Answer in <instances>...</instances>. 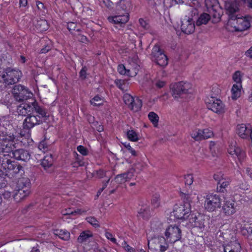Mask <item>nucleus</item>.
<instances>
[{
  "mask_svg": "<svg viewBox=\"0 0 252 252\" xmlns=\"http://www.w3.org/2000/svg\"><path fill=\"white\" fill-rule=\"evenodd\" d=\"M191 137L195 141H201L204 140L201 133V129L196 128L192 131L190 133Z\"/></svg>",
  "mask_w": 252,
  "mask_h": 252,
  "instance_id": "33",
  "label": "nucleus"
},
{
  "mask_svg": "<svg viewBox=\"0 0 252 252\" xmlns=\"http://www.w3.org/2000/svg\"><path fill=\"white\" fill-rule=\"evenodd\" d=\"M87 221L95 228L99 227L98 221L94 217H89L86 219Z\"/></svg>",
  "mask_w": 252,
  "mask_h": 252,
  "instance_id": "47",
  "label": "nucleus"
},
{
  "mask_svg": "<svg viewBox=\"0 0 252 252\" xmlns=\"http://www.w3.org/2000/svg\"><path fill=\"white\" fill-rule=\"evenodd\" d=\"M237 132L242 138L246 139L249 136L250 129L247 127L245 124H242L237 126Z\"/></svg>",
  "mask_w": 252,
  "mask_h": 252,
  "instance_id": "23",
  "label": "nucleus"
},
{
  "mask_svg": "<svg viewBox=\"0 0 252 252\" xmlns=\"http://www.w3.org/2000/svg\"><path fill=\"white\" fill-rule=\"evenodd\" d=\"M19 6L20 8H28V0H19Z\"/></svg>",
  "mask_w": 252,
  "mask_h": 252,
  "instance_id": "61",
  "label": "nucleus"
},
{
  "mask_svg": "<svg viewBox=\"0 0 252 252\" xmlns=\"http://www.w3.org/2000/svg\"><path fill=\"white\" fill-rule=\"evenodd\" d=\"M123 100L128 107L134 112L138 111L141 108L142 105L141 100L138 98L134 99L133 96L129 94H125L123 96Z\"/></svg>",
  "mask_w": 252,
  "mask_h": 252,
  "instance_id": "13",
  "label": "nucleus"
},
{
  "mask_svg": "<svg viewBox=\"0 0 252 252\" xmlns=\"http://www.w3.org/2000/svg\"><path fill=\"white\" fill-rule=\"evenodd\" d=\"M20 115L27 117L24 120L23 127L28 130L31 129L35 126L42 123V119L47 116V112L38 103L34 100L31 104L23 103L18 108Z\"/></svg>",
  "mask_w": 252,
  "mask_h": 252,
  "instance_id": "1",
  "label": "nucleus"
},
{
  "mask_svg": "<svg viewBox=\"0 0 252 252\" xmlns=\"http://www.w3.org/2000/svg\"><path fill=\"white\" fill-rule=\"evenodd\" d=\"M241 246L239 244L231 242L223 246L224 252H240Z\"/></svg>",
  "mask_w": 252,
  "mask_h": 252,
  "instance_id": "24",
  "label": "nucleus"
},
{
  "mask_svg": "<svg viewBox=\"0 0 252 252\" xmlns=\"http://www.w3.org/2000/svg\"><path fill=\"white\" fill-rule=\"evenodd\" d=\"M116 86L121 90L124 91L126 90L127 81L126 80L116 79L115 81Z\"/></svg>",
  "mask_w": 252,
  "mask_h": 252,
  "instance_id": "39",
  "label": "nucleus"
},
{
  "mask_svg": "<svg viewBox=\"0 0 252 252\" xmlns=\"http://www.w3.org/2000/svg\"><path fill=\"white\" fill-rule=\"evenodd\" d=\"M210 19V15L207 13L202 14L196 21V25L200 26L202 24H206Z\"/></svg>",
  "mask_w": 252,
  "mask_h": 252,
  "instance_id": "34",
  "label": "nucleus"
},
{
  "mask_svg": "<svg viewBox=\"0 0 252 252\" xmlns=\"http://www.w3.org/2000/svg\"><path fill=\"white\" fill-rule=\"evenodd\" d=\"M82 157H78L76 158V161L72 163V166L74 167H77L78 166H82L84 165V161L82 160Z\"/></svg>",
  "mask_w": 252,
  "mask_h": 252,
  "instance_id": "53",
  "label": "nucleus"
},
{
  "mask_svg": "<svg viewBox=\"0 0 252 252\" xmlns=\"http://www.w3.org/2000/svg\"><path fill=\"white\" fill-rule=\"evenodd\" d=\"M154 62L160 66L164 67L168 64V59L165 54L163 53L159 55L158 58L155 59Z\"/></svg>",
  "mask_w": 252,
  "mask_h": 252,
  "instance_id": "31",
  "label": "nucleus"
},
{
  "mask_svg": "<svg viewBox=\"0 0 252 252\" xmlns=\"http://www.w3.org/2000/svg\"><path fill=\"white\" fill-rule=\"evenodd\" d=\"M189 226L192 227H198L202 229L204 227V225L202 220L198 219L195 216H193L192 215L191 217L189 219Z\"/></svg>",
  "mask_w": 252,
  "mask_h": 252,
  "instance_id": "27",
  "label": "nucleus"
},
{
  "mask_svg": "<svg viewBox=\"0 0 252 252\" xmlns=\"http://www.w3.org/2000/svg\"><path fill=\"white\" fill-rule=\"evenodd\" d=\"M31 184L30 180L27 177L19 178L16 183V190L13 198L16 201L29 195L31 192Z\"/></svg>",
  "mask_w": 252,
  "mask_h": 252,
  "instance_id": "4",
  "label": "nucleus"
},
{
  "mask_svg": "<svg viewBox=\"0 0 252 252\" xmlns=\"http://www.w3.org/2000/svg\"><path fill=\"white\" fill-rule=\"evenodd\" d=\"M181 230L177 225H170L165 230V235L167 241L174 243L181 238Z\"/></svg>",
  "mask_w": 252,
  "mask_h": 252,
  "instance_id": "11",
  "label": "nucleus"
},
{
  "mask_svg": "<svg viewBox=\"0 0 252 252\" xmlns=\"http://www.w3.org/2000/svg\"><path fill=\"white\" fill-rule=\"evenodd\" d=\"M228 152L233 158L238 159L240 162H242L246 158L245 152L235 145H230L228 148Z\"/></svg>",
  "mask_w": 252,
  "mask_h": 252,
  "instance_id": "15",
  "label": "nucleus"
},
{
  "mask_svg": "<svg viewBox=\"0 0 252 252\" xmlns=\"http://www.w3.org/2000/svg\"><path fill=\"white\" fill-rule=\"evenodd\" d=\"M87 68L86 66H83L82 69L80 70L79 72V76L82 80H84L86 79L87 77Z\"/></svg>",
  "mask_w": 252,
  "mask_h": 252,
  "instance_id": "57",
  "label": "nucleus"
},
{
  "mask_svg": "<svg viewBox=\"0 0 252 252\" xmlns=\"http://www.w3.org/2000/svg\"><path fill=\"white\" fill-rule=\"evenodd\" d=\"M124 146L126 148V149L128 151V152L131 154L133 156H137V153L136 151H135L130 145L129 143H125L124 144Z\"/></svg>",
  "mask_w": 252,
  "mask_h": 252,
  "instance_id": "55",
  "label": "nucleus"
},
{
  "mask_svg": "<svg viewBox=\"0 0 252 252\" xmlns=\"http://www.w3.org/2000/svg\"><path fill=\"white\" fill-rule=\"evenodd\" d=\"M224 7L227 13L229 15L230 20H233V18L236 16L234 14L239 10L237 3L234 1H227L225 2Z\"/></svg>",
  "mask_w": 252,
  "mask_h": 252,
  "instance_id": "19",
  "label": "nucleus"
},
{
  "mask_svg": "<svg viewBox=\"0 0 252 252\" xmlns=\"http://www.w3.org/2000/svg\"><path fill=\"white\" fill-rule=\"evenodd\" d=\"M77 150L83 156H87L88 154L87 149L83 146H78L77 148Z\"/></svg>",
  "mask_w": 252,
  "mask_h": 252,
  "instance_id": "56",
  "label": "nucleus"
},
{
  "mask_svg": "<svg viewBox=\"0 0 252 252\" xmlns=\"http://www.w3.org/2000/svg\"><path fill=\"white\" fill-rule=\"evenodd\" d=\"M16 148L12 149V150L5 151L11 154L12 158L18 160L27 161L31 158V155L29 153L23 149H15Z\"/></svg>",
  "mask_w": 252,
  "mask_h": 252,
  "instance_id": "14",
  "label": "nucleus"
},
{
  "mask_svg": "<svg viewBox=\"0 0 252 252\" xmlns=\"http://www.w3.org/2000/svg\"><path fill=\"white\" fill-rule=\"evenodd\" d=\"M138 214V217L144 220L149 219L151 215L149 206L147 205L142 206L139 209Z\"/></svg>",
  "mask_w": 252,
  "mask_h": 252,
  "instance_id": "26",
  "label": "nucleus"
},
{
  "mask_svg": "<svg viewBox=\"0 0 252 252\" xmlns=\"http://www.w3.org/2000/svg\"><path fill=\"white\" fill-rule=\"evenodd\" d=\"M38 148L42 152L45 153L49 150V145L45 140H43L39 143Z\"/></svg>",
  "mask_w": 252,
  "mask_h": 252,
  "instance_id": "44",
  "label": "nucleus"
},
{
  "mask_svg": "<svg viewBox=\"0 0 252 252\" xmlns=\"http://www.w3.org/2000/svg\"><path fill=\"white\" fill-rule=\"evenodd\" d=\"M0 153V168L5 172V176L9 178L18 177L19 174L22 175L24 173L23 167L14 161H12L11 154L4 150Z\"/></svg>",
  "mask_w": 252,
  "mask_h": 252,
  "instance_id": "2",
  "label": "nucleus"
},
{
  "mask_svg": "<svg viewBox=\"0 0 252 252\" xmlns=\"http://www.w3.org/2000/svg\"><path fill=\"white\" fill-rule=\"evenodd\" d=\"M138 68L139 65L135 63H133L131 67L128 69H126L124 65L120 64L118 67V71L121 74L132 76L137 74Z\"/></svg>",
  "mask_w": 252,
  "mask_h": 252,
  "instance_id": "16",
  "label": "nucleus"
},
{
  "mask_svg": "<svg viewBox=\"0 0 252 252\" xmlns=\"http://www.w3.org/2000/svg\"><path fill=\"white\" fill-rule=\"evenodd\" d=\"M36 5L37 9L40 11H42L45 9L44 4L39 0L36 1Z\"/></svg>",
  "mask_w": 252,
  "mask_h": 252,
  "instance_id": "62",
  "label": "nucleus"
},
{
  "mask_svg": "<svg viewBox=\"0 0 252 252\" xmlns=\"http://www.w3.org/2000/svg\"><path fill=\"white\" fill-rule=\"evenodd\" d=\"M93 235L90 231H84L82 232L78 238V242L79 243H82L87 241L90 237H92Z\"/></svg>",
  "mask_w": 252,
  "mask_h": 252,
  "instance_id": "35",
  "label": "nucleus"
},
{
  "mask_svg": "<svg viewBox=\"0 0 252 252\" xmlns=\"http://www.w3.org/2000/svg\"><path fill=\"white\" fill-rule=\"evenodd\" d=\"M181 29L182 31L187 34L193 33L195 30L194 22L191 18L184 19L182 21Z\"/></svg>",
  "mask_w": 252,
  "mask_h": 252,
  "instance_id": "18",
  "label": "nucleus"
},
{
  "mask_svg": "<svg viewBox=\"0 0 252 252\" xmlns=\"http://www.w3.org/2000/svg\"><path fill=\"white\" fill-rule=\"evenodd\" d=\"M230 180L229 178H226L222 181L218 183V186L217 188V191L220 192L224 193L226 191V188L228 187Z\"/></svg>",
  "mask_w": 252,
  "mask_h": 252,
  "instance_id": "29",
  "label": "nucleus"
},
{
  "mask_svg": "<svg viewBox=\"0 0 252 252\" xmlns=\"http://www.w3.org/2000/svg\"><path fill=\"white\" fill-rule=\"evenodd\" d=\"M5 175V172L0 169V188H5L6 186L7 183L5 182L3 176Z\"/></svg>",
  "mask_w": 252,
  "mask_h": 252,
  "instance_id": "50",
  "label": "nucleus"
},
{
  "mask_svg": "<svg viewBox=\"0 0 252 252\" xmlns=\"http://www.w3.org/2000/svg\"><path fill=\"white\" fill-rule=\"evenodd\" d=\"M91 103L94 106H99L103 104V99L98 95L95 96L91 101Z\"/></svg>",
  "mask_w": 252,
  "mask_h": 252,
  "instance_id": "46",
  "label": "nucleus"
},
{
  "mask_svg": "<svg viewBox=\"0 0 252 252\" xmlns=\"http://www.w3.org/2000/svg\"><path fill=\"white\" fill-rule=\"evenodd\" d=\"M139 23L140 26L145 30H147L149 28V25L144 19L140 18L139 20Z\"/></svg>",
  "mask_w": 252,
  "mask_h": 252,
  "instance_id": "60",
  "label": "nucleus"
},
{
  "mask_svg": "<svg viewBox=\"0 0 252 252\" xmlns=\"http://www.w3.org/2000/svg\"><path fill=\"white\" fill-rule=\"evenodd\" d=\"M22 76L21 71L18 69L8 67L2 75L5 83L8 85L18 82Z\"/></svg>",
  "mask_w": 252,
  "mask_h": 252,
  "instance_id": "7",
  "label": "nucleus"
},
{
  "mask_svg": "<svg viewBox=\"0 0 252 252\" xmlns=\"http://www.w3.org/2000/svg\"><path fill=\"white\" fill-rule=\"evenodd\" d=\"M193 181V178L192 174H187L185 176V183L187 185L190 186Z\"/></svg>",
  "mask_w": 252,
  "mask_h": 252,
  "instance_id": "54",
  "label": "nucleus"
},
{
  "mask_svg": "<svg viewBox=\"0 0 252 252\" xmlns=\"http://www.w3.org/2000/svg\"><path fill=\"white\" fill-rule=\"evenodd\" d=\"M12 93L15 100L18 101L27 100L32 94L28 89L20 84L14 86Z\"/></svg>",
  "mask_w": 252,
  "mask_h": 252,
  "instance_id": "10",
  "label": "nucleus"
},
{
  "mask_svg": "<svg viewBox=\"0 0 252 252\" xmlns=\"http://www.w3.org/2000/svg\"><path fill=\"white\" fill-rule=\"evenodd\" d=\"M243 74L240 71H236L233 75V79L236 83V84H242V77Z\"/></svg>",
  "mask_w": 252,
  "mask_h": 252,
  "instance_id": "43",
  "label": "nucleus"
},
{
  "mask_svg": "<svg viewBox=\"0 0 252 252\" xmlns=\"http://www.w3.org/2000/svg\"><path fill=\"white\" fill-rule=\"evenodd\" d=\"M128 20V15L125 14L109 16L108 17V20L110 23H113L114 24H120L121 26L125 24Z\"/></svg>",
  "mask_w": 252,
  "mask_h": 252,
  "instance_id": "21",
  "label": "nucleus"
},
{
  "mask_svg": "<svg viewBox=\"0 0 252 252\" xmlns=\"http://www.w3.org/2000/svg\"><path fill=\"white\" fill-rule=\"evenodd\" d=\"M190 212V204L189 203L176 204L174 206L173 214L178 220L186 219Z\"/></svg>",
  "mask_w": 252,
  "mask_h": 252,
  "instance_id": "8",
  "label": "nucleus"
},
{
  "mask_svg": "<svg viewBox=\"0 0 252 252\" xmlns=\"http://www.w3.org/2000/svg\"><path fill=\"white\" fill-rule=\"evenodd\" d=\"M220 196L217 194H209L205 197L204 207L209 212H213L220 208L221 201Z\"/></svg>",
  "mask_w": 252,
  "mask_h": 252,
  "instance_id": "6",
  "label": "nucleus"
},
{
  "mask_svg": "<svg viewBox=\"0 0 252 252\" xmlns=\"http://www.w3.org/2000/svg\"><path fill=\"white\" fill-rule=\"evenodd\" d=\"M230 23L233 25L235 31L242 32L248 29L251 26L250 20L246 17H236L230 20Z\"/></svg>",
  "mask_w": 252,
  "mask_h": 252,
  "instance_id": "9",
  "label": "nucleus"
},
{
  "mask_svg": "<svg viewBox=\"0 0 252 252\" xmlns=\"http://www.w3.org/2000/svg\"><path fill=\"white\" fill-rule=\"evenodd\" d=\"M242 84H234L231 89L232 99L236 100L239 98L241 94Z\"/></svg>",
  "mask_w": 252,
  "mask_h": 252,
  "instance_id": "28",
  "label": "nucleus"
},
{
  "mask_svg": "<svg viewBox=\"0 0 252 252\" xmlns=\"http://www.w3.org/2000/svg\"><path fill=\"white\" fill-rule=\"evenodd\" d=\"M52 48L51 42L50 40L47 41V42L44 45L39 52L40 54H45L51 50Z\"/></svg>",
  "mask_w": 252,
  "mask_h": 252,
  "instance_id": "48",
  "label": "nucleus"
},
{
  "mask_svg": "<svg viewBox=\"0 0 252 252\" xmlns=\"http://www.w3.org/2000/svg\"><path fill=\"white\" fill-rule=\"evenodd\" d=\"M105 236L107 239H108L109 240L111 241L114 244H117L116 239L114 237L113 234L112 233H111L110 232H109L108 231H105Z\"/></svg>",
  "mask_w": 252,
  "mask_h": 252,
  "instance_id": "51",
  "label": "nucleus"
},
{
  "mask_svg": "<svg viewBox=\"0 0 252 252\" xmlns=\"http://www.w3.org/2000/svg\"><path fill=\"white\" fill-rule=\"evenodd\" d=\"M76 26V24L74 22L68 23L67 24V28L70 32L75 30Z\"/></svg>",
  "mask_w": 252,
  "mask_h": 252,
  "instance_id": "63",
  "label": "nucleus"
},
{
  "mask_svg": "<svg viewBox=\"0 0 252 252\" xmlns=\"http://www.w3.org/2000/svg\"><path fill=\"white\" fill-rule=\"evenodd\" d=\"M78 39L79 41L83 43H87L88 41V38L87 37L82 34H80L78 36Z\"/></svg>",
  "mask_w": 252,
  "mask_h": 252,
  "instance_id": "64",
  "label": "nucleus"
},
{
  "mask_svg": "<svg viewBox=\"0 0 252 252\" xmlns=\"http://www.w3.org/2000/svg\"><path fill=\"white\" fill-rule=\"evenodd\" d=\"M206 103L207 108L216 113L220 114L225 112V106L219 99L211 97V98L206 101Z\"/></svg>",
  "mask_w": 252,
  "mask_h": 252,
  "instance_id": "12",
  "label": "nucleus"
},
{
  "mask_svg": "<svg viewBox=\"0 0 252 252\" xmlns=\"http://www.w3.org/2000/svg\"><path fill=\"white\" fill-rule=\"evenodd\" d=\"M226 178L224 176L223 174H222L221 172L217 173L215 174L214 175V179L216 181H218V183L222 181L223 180H224Z\"/></svg>",
  "mask_w": 252,
  "mask_h": 252,
  "instance_id": "52",
  "label": "nucleus"
},
{
  "mask_svg": "<svg viewBox=\"0 0 252 252\" xmlns=\"http://www.w3.org/2000/svg\"><path fill=\"white\" fill-rule=\"evenodd\" d=\"M170 89L175 98H182L185 95L190 93L191 85L189 83L181 81L171 84Z\"/></svg>",
  "mask_w": 252,
  "mask_h": 252,
  "instance_id": "5",
  "label": "nucleus"
},
{
  "mask_svg": "<svg viewBox=\"0 0 252 252\" xmlns=\"http://www.w3.org/2000/svg\"><path fill=\"white\" fill-rule=\"evenodd\" d=\"M8 127L0 126V146L1 150L5 152L11 151L14 148H16V130L11 125H8Z\"/></svg>",
  "mask_w": 252,
  "mask_h": 252,
  "instance_id": "3",
  "label": "nucleus"
},
{
  "mask_svg": "<svg viewBox=\"0 0 252 252\" xmlns=\"http://www.w3.org/2000/svg\"><path fill=\"white\" fill-rule=\"evenodd\" d=\"M135 171V169L132 167L127 172L117 175L114 181L118 185L122 184L133 177Z\"/></svg>",
  "mask_w": 252,
  "mask_h": 252,
  "instance_id": "17",
  "label": "nucleus"
},
{
  "mask_svg": "<svg viewBox=\"0 0 252 252\" xmlns=\"http://www.w3.org/2000/svg\"><path fill=\"white\" fill-rule=\"evenodd\" d=\"M95 173L97 178L101 179L106 176V172L103 169H99L96 171Z\"/></svg>",
  "mask_w": 252,
  "mask_h": 252,
  "instance_id": "58",
  "label": "nucleus"
},
{
  "mask_svg": "<svg viewBox=\"0 0 252 252\" xmlns=\"http://www.w3.org/2000/svg\"><path fill=\"white\" fill-rule=\"evenodd\" d=\"M243 235L252 240V223L245 225L241 229Z\"/></svg>",
  "mask_w": 252,
  "mask_h": 252,
  "instance_id": "32",
  "label": "nucleus"
},
{
  "mask_svg": "<svg viewBox=\"0 0 252 252\" xmlns=\"http://www.w3.org/2000/svg\"><path fill=\"white\" fill-rule=\"evenodd\" d=\"M53 156L52 154L46 155L41 161V165L45 170L53 165Z\"/></svg>",
  "mask_w": 252,
  "mask_h": 252,
  "instance_id": "25",
  "label": "nucleus"
},
{
  "mask_svg": "<svg viewBox=\"0 0 252 252\" xmlns=\"http://www.w3.org/2000/svg\"><path fill=\"white\" fill-rule=\"evenodd\" d=\"M218 6L214 7V8H213L214 9H211V13H210L215 19V20H213V22H219L221 17V14L220 12L218 11Z\"/></svg>",
  "mask_w": 252,
  "mask_h": 252,
  "instance_id": "40",
  "label": "nucleus"
},
{
  "mask_svg": "<svg viewBox=\"0 0 252 252\" xmlns=\"http://www.w3.org/2000/svg\"><path fill=\"white\" fill-rule=\"evenodd\" d=\"M163 53V51L160 48L159 46L156 44L152 50L151 54H150V58L152 61L155 62V59H157L159 56V55Z\"/></svg>",
  "mask_w": 252,
  "mask_h": 252,
  "instance_id": "30",
  "label": "nucleus"
},
{
  "mask_svg": "<svg viewBox=\"0 0 252 252\" xmlns=\"http://www.w3.org/2000/svg\"><path fill=\"white\" fill-rule=\"evenodd\" d=\"M148 118L153 124L156 126L158 121V115L154 112H150L148 114Z\"/></svg>",
  "mask_w": 252,
  "mask_h": 252,
  "instance_id": "42",
  "label": "nucleus"
},
{
  "mask_svg": "<svg viewBox=\"0 0 252 252\" xmlns=\"http://www.w3.org/2000/svg\"><path fill=\"white\" fill-rule=\"evenodd\" d=\"M35 30L37 32H42L46 31L49 28V25L45 19L39 18L34 24Z\"/></svg>",
  "mask_w": 252,
  "mask_h": 252,
  "instance_id": "22",
  "label": "nucleus"
},
{
  "mask_svg": "<svg viewBox=\"0 0 252 252\" xmlns=\"http://www.w3.org/2000/svg\"><path fill=\"white\" fill-rule=\"evenodd\" d=\"M127 137L131 141L136 142L138 140V136L133 130H128L126 132Z\"/></svg>",
  "mask_w": 252,
  "mask_h": 252,
  "instance_id": "38",
  "label": "nucleus"
},
{
  "mask_svg": "<svg viewBox=\"0 0 252 252\" xmlns=\"http://www.w3.org/2000/svg\"><path fill=\"white\" fill-rule=\"evenodd\" d=\"M205 3L209 13H211V9H214V7H218L217 0H205Z\"/></svg>",
  "mask_w": 252,
  "mask_h": 252,
  "instance_id": "37",
  "label": "nucleus"
},
{
  "mask_svg": "<svg viewBox=\"0 0 252 252\" xmlns=\"http://www.w3.org/2000/svg\"><path fill=\"white\" fill-rule=\"evenodd\" d=\"M201 133L204 140L210 138L213 136V131L209 128L201 129Z\"/></svg>",
  "mask_w": 252,
  "mask_h": 252,
  "instance_id": "45",
  "label": "nucleus"
},
{
  "mask_svg": "<svg viewBox=\"0 0 252 252\" xmlns=\"http://www.w3.org/2000/svg\"><path fill=\"white\" fill-rule=\"evenodd\" d=\"M120 5L122 9L125 11L126 15H128V12L131 7V2L130 0H121Z\"/></svg>",
  "mask_w": 252,
  "mask_h": 252,
  "instance_id": "36",
  "label": "nucleus"
},
{
  "mask_svg": "<svg viewBox=\"0 0 252 252\" xmlns=\"http://www.w3.org/2000/svg\"><path fill=\"white\" fill-rule=\"evenodd\" d=\"M160 196L158 194H155L153 196L151 200V204L155 208H157L160 206Z\"/></svg>",
  "mask_w": 252,
  "mask_h": 252,
  "instance_id": "41",
  "label": "nucleus"
},
{
  "mask_svg": "<svg viewBox=\"0 0 252 252\" xmlns=\"http://www.w3.org/2000/svg\"><path fill=\"white\" fill-rule=\"evenodd\" d=\"M122 245H123V247L126 251L128 252H135V250L129 245L127 244L126 241H124Z\"/></svg>",
  "mask_w": 252,
  "mask_h": 252,
  "instance_id": "59",
  "label": "nucleus"
},
{
  "mask_svg": "<svg viewBox=\"0 0 252 252\" xmlns=\"http://www.w3.org/2000/svg\"><path fill=\"white\" fill-rule=\"evenodd\" d=\"M222 209L225 214L231 215L236 212V203L232 200H226Z\"/></svg>",
  "mask_w": 252,
  "mask_h": 252,
  "instance_id": "20",
  "label": "nucleus"
},
{
  "mask_svg": "<svg viewBox=\"0 0 252 252\" xmlns=\"http://www.w3.org/2000/svg\"><path fill=\"white\" fill-rule=\"evenodd\" d=\"M195 194H185L184 196L183 197V203H189L190 204V203L195 198Z\"/></svg>",
  "mask_w": 252,
  "mask_h": 252,
  "instance_id": "49",
  "label": "nucleus"
}]
</instances>
